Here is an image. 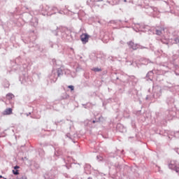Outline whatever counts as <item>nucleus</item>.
<instances>
[{
  "instance_id": "3",
  "label": "nucleus",
  "mask_w": 179,
  "mask_h": 179,
  "mask_svg": "<svg viewBox=\"0 0 179 179\" xmlns=\"http://www.w3.org/2000/svg\"><path fill=\"white\" fill-rule=\"evenodd\" d=\"M129 45H130L133 50H136V48H138V45L134 44L132 41L129 42Z\"/></svg>"
},
{
  "instance_id": "4",
  "label": "nucleus",
  "mask_w": 179,
  "mask_h": 179,
  "mask_svg": "<svg viewBox=\"0 0 179 179\" xmlns=\"http://www.w3.org/2000/svg\"><path fill=\"white\" fill-rule=\"evenodd\" d=\"M17 169H20L19 166H15L14 167V170H13V173L15 176H17L19 174V170H17Z\"/></svg>"
},
{
  "instance_id": "6",
  "label": "nucleus",
  "mask_w": 179,
  "mask_h": 179,
  "mask_svg": "<svg viewBox=\"0 0 179 179\" xmlns=\"http://www.w3.org/2000/svg\"><path fill=\"white\" fill-rule=\"evenodd\" d=\"M92 71H94V72H101V69L94 68L92 69Z\"/></svg>"
},
{
  "instance_id": "2",
  "label": "nucleus",
  "mask_w": 179,
  "mask_h": 179,
  "mask_svg": "<svg viewBox=\"0 0 179 179\" xmlns=\"http://www.w3.org/2000/svg\"><path fill=\"white\" fill-rule=\"evenodd\" d=\"M13 113V109L10 108H6L3 112V115H10Z\"/></svg>"
},
{
  "instance_id": "9",
  "label": "nucleus",
  "mask_w": 179,
  "mask_h": 179,
  "mask_svg": "<svg viewBox=\"0 0 179 179\" xmlns=\"http://www.w3.org/2000/svg\"><path fill=\"white\" fill-rule=\"evenodd\" d=\"M176 171L177 173H178L179 169H176Z\"/></svg>"
},
{
  "instance_id": "5",
  "label": "nucleus",
  "mask_w": 179,
  "mask_h": 179,
  "mask_svg": "<svg viewBox=\"0 0 179 179\" xmlns=\"http://www.w3.org/2000/svg\"><path fill=\"white\" fill-rule=\"evenodd\" d=\"M14 97H15V95H13V94H10V93H9L6 95V99L8 100H12V99H13Z\"/></svg>"
},
{
  "instance_id": "13",
  "label": "nucleus",
  "mask_w": 179,
  "mask_h": 179,
  "mask_svg": "<svg viewBox=\"0 0 179 179\" xmlns=\"http://www.w3.org/2000/svg\"><path fill=\"white\" fill-rule=\"evenodd\" d=\"M4 179H6V178H4Z\"/></svg>"
},
{
  "instance_id": "10",
  "label": "nucleus",
  "mask_w": 179,
  "mask_h": 179,
  "mask_svg": "<svg viewBox=\"0 0 179 179\" xmlns=\"http://www.w3.org/2000/svg\"><path fill=\"white\" fill-rule=\"evenodd\" d=\"M171 166H173V165L172 164L169 165L170 169H172Z\"/></svg>"
},
{
  "instance_id": "8",
  "label": "nucleus",
  "mask_w": 179,
  "mask_h": 179,
  "mask_svg": "<svg viewBox=\"0 0 179 179\" xmlns=\"http://www.w3.org/2000/svg\"><path fill=\"white\" fill-rule=\"evenodd\" d=\"M68 87H69V89H71V90H74L73 85H69Z\"/></svg>"
},
{
  "instance_id": "11",
  "label": "nucleus",
  "mask_w": 179,
  "mask_h": 179,
  "mask_svg": "<svg viewBox=\"0 0 179 179\" xmlns=\"http://www.w3.org/2000/svg\"><path fill=\"white\" fill-rule=\"evenodd\" d=\"M0 178H2V176H0Z\"/></svg>"
},
{
  "instance_id": "7",
  "label": "nucleus",
  "mask_w": 179,
  "mask_h": 179,
  "mask_svg": "<svg viewBox=\"0 0 179 179\" xmlns=\"http://www.w3.org/2000/svg\"><path fill=\"white\" fill-rule=\"evenodd\" d=\"M156 34L157 36H160L162 34V31L159 30V29H157L156 30Z\"/></svg>"
},
{
  "instance_id": "1",
  "label": "nucleus",
  "mask_w": 179,
  "mask_h": 179,
  "mask_svg": "<svg viewBox=\"0 0 179 179\" xmlns=\"http://www.w3.org/2000/svg\"><path fill=\"white\" fill-rule=\"evenodd\" d=\"M89 38H90V36L87 34H83L80 35V40L83 44H86L89 43Z\"/></svg>"
},
{
  "instance_id": "12",
  "label": "nucleus",
  "mask_w": 179,
  "mask_h": 179,
  "mask_svg": "<svg viewBox=\"0 0 179 179\" xmlns=\"http://www.w3.org/2000/svg\"><path fill=\"white\" fill-rule=\"evenodd\" d=\"M94 122H96L95 121H93V123L94 124Z\"/></svg>"
}]
</instances>
